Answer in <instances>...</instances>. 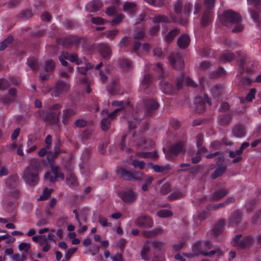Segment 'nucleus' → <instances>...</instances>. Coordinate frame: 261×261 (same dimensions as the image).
Wrapping results in <instances>:
<instances>
[{
	"label": "nucleus",
	"mask_w": 261,
	"mask_h": 261,
	"mask_svg": "<svg viewBox=\"0 0 261 261\" xmlns=\"http://www.w3.org/2000/svg\"><path fill=\"white\" fill-rule=\"evenodd\" d=\"M219 19L222 24L230 28L233 33H238L243 29L240 15L232 11H225Z\"/></svg>",
	"instance_id": "1"
},
{
	"label": "nucleus",
	"mask_w": 261,
	"mask_h": 261,
	"mask_svg": "<svg viewBox=\"0 0 261 261\" xmlns=\"http://www.w3.org/2000/svg\"><path fill=\"white\" fill-rule=\"evenodd\" d=\"M66 60L74 63L79 66L83 65L84 66L78 67L79 72L83 74L86 73L88 69L92 68L90 64L87 62L85 58L80 59L75 53L71 54L66 52H62L59 57V60L64 66H66L68 65V62Z\"/></svg>",
	"instance_id": "2"
},
{
	"label": "nucleus",
	"mask_w": 261,
	"mask_h": 261,
	"mask_svg": "<svg viewBox=\"0 0 261 261\" xmlns=\"http://www.w3.org/2000/svg\"><path fill=\"white\" fill-rule=\"evenodd\" d=\"M118 196L125 203L132 204L135 202L138 197V194L131 189H126L120 191Z\"/></svg>",
	"instance_id": "3"
},
{
	"label": "nucleus",
	"mask_w": 261,
	"mask_h": 261,
	"mask_svg": "<svg viewBox=\"0 0 261 261\" xmlns=\"http://www.w3.org/2000/svg\"><path fill=\"white\" fill-rule=\"evenodd\" d=\"M215 0H205L204 4L206 9L201 20V25L207 26L212 21V16L210 10L214 6Z\"/></svg>",
	"instance_id": "4"
},
{
	"label": "nucleus",
	"mask_w": 261,
	"mask_h": 261,
	"mask_svg": "<svg viewBox=\"0 0 261 261\" xmlns=\"http://www.w3.org/2000/svg\"><path fill=\"white\" fill-rule=\"evenodd\" d=\"M116 172L120 177L126 179H142V174L141 172H131L126 170L122 168H119L117 169Z\"/></svg>",
	"instance_id": "5"
},
{
	"label": "nucleus",
	"mask_w": 261,
	"mask_h": 261,
	"mask_svg": "<svg viewBox=\"0 0 261 261\" xmlns=\"http://www.w3.org/2000/svg\"><path fill=\"white\" fill-rule=\"evenodd\" d=\"M243 217L242 212L237 209L232 212L228 218L227 219V222L228 226H236L240 224L242 221Z\"/></svg>",
	"instance_id": "6"
},
{
	"label": "nucleus",
	"mask_w": 261,
	"mask_h": 261,
	"mask_svg": "<svg viewBox=\"0 0 261 261\" xmlns=\"http://www.w3.org/2000/svg\"><path fill=\"white\" fill-rule=\"evenodd\" d=\"M57 178L63 179L64 178V175L61 172L58 166L51 165V171L45 174L44 179L53 180Z\"/></svg>",
	"instance_id": "7"
},
{
	"label": "nucleus",
	"mask_w": 261,
	"mask_h": 261,
	"mask_svg": "<svg viewBox=\"0 0 261 261\" xmlns=\"http://www.w3.org/2000/svg\"><path fill=\"white\" fill-rule=\"evenodd\" d=\"M225 221L223 218L219 220L210 230L211 234L216 238L222 234L224 229Z\"/></svg>",
	"instance_id": "8"
},
{
	"label": "nucleus",
	"mask_w": 261,
	"mask_h": 261,
	"mask_svg": "<svg viewBox=\"0 0 261 261\" xmlns=\"http://www.w3.org/2000/svg\"><path fill=\"white\" fill-rule=\"evenodd\" d=\"M136 224L140 227L149 228L152 226L153 221L149 216L142 215L137 218Z\"/></svg>",
	"instance_id": "9"
},
{
	"label": "nucleus",
	"mask_w": 261,
	"mask_h": 261,
	"mask_svg": "<svg viewBox=\"0 0 261 261\" xmlns=\"http://www.w3.org/2000/svg\"><path fill=\"white\" fill-rule=\"evenodd\" d=\"M121 110V108L117 109L112 113H109L108 110L103 111L102 112V113L105 112L108 117V118H103L101 121V126L103 130H107L110 127V121L109 120V119H113L116 114Z\"/></svg>",
	"instance_id": "10"
},
{
	"label": "nucleus",
	"mask_w": 261,
	"mask_h": 261,
	"mask_svg": "<svg viewBox=\"0 0 261 261\" xmlns=\"http://www.w3.org/2000/svg\"><path fill=\"white\" fill-rule=\"evenodd\" d=\"M168 59L169 62L174 68H181L183 67L184 65V61L178 54L171 55Z\"/></svg>",
	"instance_id": "11"
},
{
	"label": "nucleus",
	"mask_w": 261,
	"mask_h": 261,
	"mask_svg": "<svg viewBox=\"0 0 261 261\" xmlns=\"http://www.w3.org/2000/svg\"><path fill=\"white\" fill-rule=\"evenodd\" d=\"M228 194V191L225 189L222 188L212 193L209 196L210 201H218Z\"/></svg>",
	"instance_id": "12"
},
{
	"label": "nucleus",
	"mask_w": 261,
	"mask_h": 261,
	"mask_svg": "<svg viewBox=\"0 0 261 261\" xmlns=\"http://www.w3.org/2000/svg\"><path fill=\"white\" fill-rule=\"evenodd\" d=\"M168 21V18H167L165 16L160 15L156 17H155L153 18V22L155 23L154 25L149 30V33L151 35L155 34L157 31L159 30L160 25L158 23L160 22H167Z\"/></svg>",
	"instance_id": "13"
},
{
	"label": "nucleus",
	"mask_w": 261,
	"mask_h": 261,
	"mask_svg": "<svg viewBox=\"0 0 261 261\" xmlns=\"http://www.w3.org/2000/svg\"><path fill=\"white\" fill-rule=\"evenodd\" d=\"M69 88V84L65 82H60L58 83L54 88L56 93L54 94L55 96H58L61 93L67 90Z\"/></svg>",
	"instance_id": "14"
},
{
	"label": "nucleus",
	"mask_w": 261,
	"mask_h": 261,
	"mask_svg": "<svg viewBox=\"0 0 261 261\" xmlns=\"http://www.w3.org/2000/svg\"><path fill=\"white\" fill-rule=\"evenodd\" d=\"M254 243V238L251 236H247L241 240L238 244V247L242 249L250 247Z\"/></svg>",
	"instance_id": "15"
},
{
	"label": "nucleus",
	"mask_w": 261,
	"mask_h": 261,
	"mask_svg": "<svg viewBox=\"0 0 261 261\" xmlns=\"http://www.w3.org/2000/svg\"><path fill=\"white\" fill-rule=\"evenodd\" d=\"M164 232V230L156 228L151 230H144L142 231V234L144 237L147 238H155L158 235L163 233Z\"/></svg>",
	"instance_id": "16"
},
{
	"label": "nucleus",
	"mask_w": 261,
	"mask_h": 261,
	"mask_svg": "<svg viewBox=\"0 0 261 261\" xmlns=\"http://www.w3.org/2000/svg\"><path fill=\"white\" fill-rule=\"evenodd\" d=\"M102 7L101 3L97 0L93 1L88 3L86 6V9L89 12H96Z\"/></svg>",
	"instance_id": "17"
},
{
	"label": "nucleus",
	"mask_w": 261,
	"mask_h": 261,
	"mask_svg": "<svg viewBox=\"0 0 261 261\" xmlns=\"http://www.w3.org/2000/svg\"><path fill=\"white\" fill-rule=\"evenodd\" d=\"M75 114V111L71 108L64 109L63 111L62 122L66 125L69 123V119Z\"/></svg>",
	"instance_id": "18"
},
{
	"label": "nucleus",
	"mask_w": 261,
	"mask_h": 261,
	"mask_svg": "<svg viewBox=\"0 0 261 261\" xmlns=\"http://www.w3.org/2000/svg\"><path fill=\"white\" fill-rule=\"evenodd\" d=\"M231 142L228 141L226 139H223L222 142L219 141H214L211 142L210 147L212 150H217L220 149L223 145H231Z\"/></svg>",
	"instance_id": "19"
},
{
	"label": "nucleus",
	"mask_w": 261,
	"mask_h": 261,
	"mask_svg": "<svg viewBox=\"0 0 261 261\" xmlns=\"http://www.w3.org/2000/svg\"><path fill=\"white\" fill-rule=\"evenodd\" d=\"M99 51L102 58L108 59L111 57V50L108 45L106 44H100Z\"/></svg>",
	"instance_id": "20"
},
{
	"label": "nucleus",
	"mask_w": 261,
	"mask_h": 261,
	"mask_svg": "<svg viewBox=\"0 0 261 261\" xmlns=\"http://www.w3.org/2000/svg\"><path fill=\"white\" fill-rule=\"evenodd\" d=\"M149 166L155 172L158 173H165L170 170L171 168V166L169 164L165 165L160 166L159 165H152L149 164Z\"/></svg>",
	"instance_id": "21"
},
{
	"label": "nucleus",
	"mask_w": 261,
	"mask_h": 261,
	"mask_svg": "<svg viewBox=\"0 0 261 261\" xmlns=\"http://www.w3.org/2000/svg\"><path fill=\"white\" fill-rule=\"evenodd\" d=\"M246 133L245 127L242 124H237L232 130V134L238 138H241L245 136Z\"/></svg>",
	"instance_id": "22"
},
{
	"label": "nucleus",
	"mask_w": 261,
	"mask_h": 261,
	"mask_svg": "<svg viewBox=\"0 0 261 261\" xmlns=\"http://www.w3.org/2000/svg\"><path fill=\"white\" fill-rule=\"evenodd\" d=\"M160 87L163 92L169 94L173 92L172 86L168 82L163 80L160 82Z\"/></svg>",
	"instance_id": "23"
},
{
	"label": "nucleus",
	"mask_w": 261,
	"mask_h": 261,
	"mask_svg": "<svg viewBox=\"0 0 261 261\" xmlns=\"http://www.w3.org/2000/svg\"><path fill=\"white\" fill-rule=\"evenodd\" d=\"M190 38L187 35L184 34L181 36L177 40V44L181 48H185L188 46L190 43Z\"/></svg>",
	"instance_id": "24"
},
{
	"label": "nucleus",
	"mask_w": 261,
	"mask_h": 261,
	"mask_svg": "<svg viewBox=\"0 0 261 261\" xmlns=\"http://www.w3.org/2000/svg\"><path fill=\"white\" fill-rule=\"evenodd\" d=\"M136 10V4L133 3L126 2L123 6L124 11L129 14L135 13Z\"/></svg>",
	"instance_id": "25"
},
{
	"label": "nucleus",
	"mask_w": 261,
	"mask_h": 261,
	"mask_svg": "<svg viewBox=\"0 0 261 261\" xmlns=\"http://www.w3.org/2000/svg\"><path fill=\"white\" fill-rule=\"evenodd\" d=\"M16 91L15 89L11 88L8 91V97L4 98V102L6 103H10L14 101L16 98Z\"/></svg>",
	"instance_id": "26"
},
{
	"label": "nucleus",
	"mask_w": 261,
	"mask_h": 261,
	"mask_svg": "<svg viewBox=\"0 0 261 261\" xmlns=\"http://www.w3.org/2000/svg\"><path fill=\"white\" fill-rule=\"evenodd\" d=\"M202 248L203 247L201 242H197L192 246V249L194 253L197 256L199 254H202V252H204L202 250Z\"/></svg>",
	"instance_id": "27"
},
{
	"label": "nucleus",
	"mask_w": 261,
	"mask_h": 261,
	"mask_svg": "<svg viewBox=\"0 0 261 261\" xmlns=\"http://www.w3.org/2000/svg\"><path fill=\"white\" fill-rule=\"evenodd\" d=\"M150 250V247L147 245H145L142 249L141 255L142 258L145 260H149L150 259V256L149 255V252Z\"/></svg>",
	"instance_id": "28"
},
{
	"label": "nucleus",
	"mask_w": 261,
	"mask_h": 261,
	"mask_svg": "<svg viewBox=\"0 0 261 261\" xmlns=\"http://www.w3.org/2000/svg\"><path fill=\"white\" fill-rule=\"evenodd\" d=\"M53 192V189H48L47 188H45L43 191L42 195H41L38 198V201H44L48 199V197L51 195L52 192Z\"/></svg>",
	"instance_id": "29"
},
{
	"label": "nucleus",
	"mask_w": 261,
	"mask_h": 261,
	"mask_svg": "<svg viewBox=\"0 0 261 261\" xmlns=\"http://www.w3.org/2000/svg\"><path fill=\"white\" fill-rule=\"evenodd\" d=\"M184 194L178 190H175L168 196V199L172 201L183 197Z\"/></svg>",
	"instance_id": "30"
},
{
	"label": "nucleus",
	"mask_w": 261,
	"mask_h": 261,
	"mask_svg": "<svg viewBox=\"0 0 261 261\" xmlns=\"http://www.w3.org/2000/svg\"><path fill=\"white\" fill-rule=\"evenodd\" d=\"M119 33V30L117 29H114L112 30H109L106 31L103 33V34L106 36V37L112 40L114 39V38Z\"/></svg>",
	"instance_id": "31"
},
{
	"label": "nucleus",
	"mask_w": 261,
	"mask_h": 261,
	"mask_svg": "<svg viewBox=\"0 0 261 261\" xmlns=\"http://www.w3.org/2000/svg\"><path fill=\"white\" fill-rule=\"evenodd\" d=\"M184 144L182 142L178 143L173 145L171 149V152L175 155H177L183 149Z\"/></svg>",
	"instance_id": "32"
},
{
	"label": "nucleus",
	"mask_w": 261,
	"mask_h": 261,
	"mask_svg": "<svg viewBox=\"0 0 261 261\" xmlns=\"http://www.w3.org/2000/svg\"><path fill=\"white\" fill-rule=\"evenodd\" d=\"M216 253H217L218 255H219V256H222L223 255V253L222 250L220 248H218L216 249H215V250H211V251H208V252H205V251L202 252V255L204 256H207L214 255Z\"/></svg>",
	"instance_id": "33"
},
{
	"label": "nucleus",
	"mask_w": 261,
	"mask_h": 261,
	"mask_svg": "<svg viewBox=\"0 0 261 261\" xmlns=\"http://www.w3.org/2000/svg\"><path fill=\"white\" fill-rule=\"evenodd\" d=\"M158 216L161 218H168L172 216L173 213L171 211L168 210H161L158 212Z\"/></svg>",
	"instance_id": "34"
},
{
	"label": "nucleus",
	"mask_w": 261,
	"mask_h": 261,
	"mask_svg": "<svg viewBox=\"0 0 261 261\" xmlns=\"http://www.w3.org/2000/svg\"><path fill=\"white\" fill-rule=\"evenodd\" d=\"M77 249V247L69 248L64 255L65 260L69 261L72 255L76 251Z\"/></svg>",
	"instance_id": "35"
},
{
	"label": "nucleus",
	"mask_w": 261,
	"mask_h": 261,
	"mask_svg": "<svg viewBox=\"0 0 261 261\" xmlns=\"http://www.w3.org/2000/svg\"><path fill=\"white\" fill-rule=\"evenodd\" d=\"M171 190V186L169 182H166L161 187L160 192L162 195H166Z\"/></svg>",
	"instance_id": "36"
},
{
	"label": "nucleus",
	"mask_w": 261,
	"mask_h": 261,
	"mask_svg": "<svg viewBox=\"0 0 261 261\" xmlns=\"http://www.w3.org/2000/svg\"><path fill=\"white\" fill-rule=\"evenodd\" d=\"M229 156L231 158H234L232 160L233 163H237L242 160L240 153H238V150L236 151H229Z\"/></svg>",
	"instance_id": "37"
},
{
	"label": "nucleus",
	"mask_w": 261,
	"mask_h": 261,
	"mask_svg": "<svg viewBox=\"0 0 261 261\" xmlns=\"http://www.w3.org/2000/svg\"><path fill=\"white\" fill-rule=\"evenodd\" d=\"M226 168L225 167H220L219 168H217L214 173L212 174V177L213 179H215L218 178L220 176H221L225 171Z\"/></svg>",
	"instance_id": "38"
},
{
	"label": "nucleus",
	"mask_w": 261,
	"mask_h": 261,
	"mask_svg": "<svg viewBox=\"0 0 261 261\" xmlns=\"http://www.w3.org/2000/svg\"><path fill=\"white\" fill-rule=\"evenodd\" d=\"M27 63L33 70H36L37 69V60L36 59L30 57L28 58Z\"/></svg>",
	"instance_id": "39"
},
{
	"label": "nucleus",
	"mask_w": 261,
	"mask_h": 261,
	"mask_svg": "<svg viewBox=\"0 0 261 261\" xmlns=\"http://www.w3.org/2000/svg\"><path fill=\"white\" fill-rule=\"evenodd\" d=\"M66 183L70 188L74 190L79 189L80 187L78 180H66Z\"/></svg>",
	"instance_id": "40"
},
{
	"label": "nucleus",
	"mask_w": 261,
	"mask_h": 261,
	"mask_svg": "<svg viewBox=\"0 0 261 261\" xmlns=\"http://www.w3.org/2000/svg\"><path fill=\"white\" fill-rule=\"evenodd\" d=\"M233 58L234 55L231 53H224L221 56V60L223 62H229L233 60Z\"/></svg>",
	"instance_id": "41"
},
{
	"label": "nucleus",
	"mask_w": 261,
	"mask_h": 261,
	"mask_svg": "<svg viewBox=\"0 0 261 261\" xmlns=\"http://www.w3.org/2000/svg\"><path fill=\"white\" fill-rule=\"evenodd\" d=\"M91 22L96 25H102L107 22V20L100 17H95L91 18Z\"/></svg>",
	"instance_id": "42"
},
{
	"label": "nucleus",
	"mask_w": 261,
	"mask_h": 261,
	"mask_svg": "<svg viewBox=\"0 0 261 261\" xmlns=\"http://www.w3.org/2000/svg\"><path fill=\"white\" fill-rule=\"evenodd\" d=\"M248 10L250 12L251 17L252 18L253 21L254 22L258 24L259 22V18L260 17L259 13L256 11L251 10L250 8H248Z\"/></svg>",
	"instance_id": "43"
},
{
	"label": "nucleus",
	"mask_w": 261,
	"mask_h": 261,
	"mask_svg": "<svg viewBox=\"0 0 261 261\" xmlns=\"http://www.w3.org/2000/svg\"><path fill=\"white\" fill-rule=\"evenodd\" d=\"M178 31L177 30H173L170 31L168 35H167L165 40L167 42L169 43L177 35Z\"/></svg>",
	"instance_id": "44"
},
{
	"label": "nucleus",
	"mask_w": 261,
	"mask_h": 261,
	"mask_svg": "<svg viewBox=\"0 0 261 261\" xmlns=\"http://www.w3.org/2000/svg\"><path fill=\"white\" fill-rule=\"evenodd\" d=\"M224 204L223 202L217 203V204H212L207 206L206 208L209 211H215L219 208L224 207Z\"/></svg>",
	"instance_id": "45"
},
{
	"label": "nucleus",
	"mask_w": 261,
	"mask_h": 261,
	"mask_svg": "<svg viewBox=\"0 0 261 261\" xmlns=\"http://www.w3.org/2000/svg\"><path fill=\"white\" fill-rule=\"evenodd\" d=\"M75 40L74 39L65 38L63 42V45L66 48H70L73 46L75 43Z\"/></svg>",
	"instance_id": "46"
},
{
	"label": "nucleus",
	"mask_w": 261,
	"mask_h": 261,
	"mask_svg": "<svg viewBox=\"0 0 261 261\" xmlns=\"http://www.w3.org/2000/svg\"><path fill=\"white\" fill-rule=\"evenodd\" d=\"M256 202L255 199H252L246 204L245 208L247 212H251L253 211Z\"/></svg>",
	"instance_id": "47"
},
{
	"label": "nucleus",
	"mask_w": 261,
	"mask_h": 261,
	"mask_svg": "<svg viewBox=\"0 0 261 261\" xmlns=\"http://www.w3.org/2000/svg\"><path fill=\"white\" fill-rule=\"evenodd\" d=\"M148 4L154 7H162L164 2L162 0H145Z\"/></svg>",
	"instance_id": "48"
},
{
	"label": "nucleus",
	"mask_w": 261,
	"mask_h": 261,
	"mask_svg": "<svg viewBox=\"0 0 261 261\" xmlns=\"http://www.w3.org/2000/svg\"><path fill=\"white\" fill-rule=\"evenodd\" d=\"M13 40V38L11 36H9L7 39L3 41L0 45V50H4L7 46L8 43H11Z\"/></svg>",
	"instance_id": "49"
},
{
	"label": "nucleus",
	"mask_w": 261,
	"mask_h": 261,
	"mask_svg": "<svg viewBox=\"0 0 261 261\" xmlns=\"http://www.w3.org/2000/svg\"><path fill=\"white\" fill-rule=\"evenodd\" d=\"M55 66V62L52 60H48L45 62V70L47 71L52 70Z\"/></svg>",
	"instance_id": "50"
},
{
	"label": "nucleus",
	"mask_w": 261,
	"mask_h": 261,
	"mask_svg": "<svg viewBox=\"0 0 261 261\" xmlns=\"http://www.w3.org/2000/svg\"><path fill=\"white\" fill-rule=\"evenodd\" d=\"M199 98L196 99V110L198 112H201L204 109V102L199 100Z\"/></svg>",
	"instance_id": "51"
},
{
	"label": "nucleus",
	"mask_w": 261,
	"mask_h": 261,
	"mask_svg": "<svg viewBox=\"0 0 261 261\" xmlns=\"http://www.w3.org/2000/svg\"><path fill=\"white\" fill-rule=\"evenodd\" d=\"M181 0H177L174 5V10L177 14L180 13L182 10Z\"/></svg>",
	"instance_id": "52"
},
{
	"label": "nucleus",
	"mask_w": 261,
	"mask_h": 261,
	"mask_svg": "<svg viewBox=\"0 0 261 261\" xmlns=\"http://www.w3.org/2000/svg\"><path fill=\"white\" fill-rule=\"evenodd\" d=\"M140 155L141 157H143V158H151V159L157 158L158 157V153L155 151L154 152L142 153H141Z\"/></svg>",
	"instance_id": "53"
},
{
	"label": "nucleus",
	"mask_w": 261,
	"mask_h": 261,
	"mask_svg": "<svg viewBox=\"0 0 261 261\" xmlns=\"http://www.w3.org/2000/svg\"><path fill=\"white\" fill-rule=\"evenodd\" d=\"M146 105L148 108H149L151 110L156 109L159 107L158 103L156 101L152 100H148L146 103Z\"/></svg>",
	"instance_id": "54"
},
{
	"label": "nucleus",
	"mask_w": 261,
	"mask_h": 261,
	"mask_svg": "<svg viewBox=\"0 0 261 261\" xmlns=\"http://www.w3.org/2000/svg\"><path fill=\"white\" fill-rule=\"evenodd\" d=\"M151 81V76L149 74L145 75L141 80V85L146 86Z\"/></svg>",
	"instance_id": "55"
},
{
	"label": "nucleus",
	"mask_w": 261,
	"mask_h": 261,
	"mask_svg": "<svg viewBox=\"0 0 261 261\" xmlns=\"http://www.w3.org/2000/svg\"><path fill=\"white\" fill-rule=\"evenodd\" d=\"M131 62L127 60H123L120 62L119 66L125 69H128L131 66Z\"/></svg>",
	"instance_id": "56"
},
{
	"label": "nucleus",
	"mask_w": 261,
	"mask_h": 261,
	"mask_svg": "<svg viewBox=\"0 0 261 261\" xmlns=\"http://www.w3.org/2000/svg\"><path fill=\"white\" fill-rule=\"evenodd\" d=\"M31 248V245L29 243L23 242L19 245L18 248L20 251L24 250L27 252Z\"/></svg>",
	"instance_id": "57"
},
{
	"label": "nucleus",
	"mask_w": 261,
	"mask_h": 261,
	"mask_svg": "<svg viewBox=\"0 0 261 261\" xmlns=\"http://www.w3.org/2000/svg\"><path fill=\"white\" fill-rule=\"evenodd\" d=\"M132 165L135 168H138L140 169H143L145 166V163L143 161H139L137 160H134L132 162Z\"/></svg>",
	"instance_id": "58"
},
{
	"label": "nucleus",
	"mask_w": 261,
	"mask_h": 261,
	"mask_svg": "<svg viewBox=\"0 0 261 261\" xmlns=\"http://www.w3.org/2000/svg\"><path fill=\"white\" fill-rule=\"evenodd\" d=\"M221 88L218 85L214 86L211 90V93L213 96H217L220 93Z\"/></svg>",
	"instance_id": "59"
},
{
	"label": "nucleus",
	"mask_w": 261,
	"mask_h": 261,
	"mask_svg": "<svg viewBox=\"0 0 261 261\" xmlns=\"http://www.w3.org/2000/svg\"><path fill=\"white\" fill-rule=\"evenodd\" d=\"M255 90L254 89H251L249 93L246 96V99L247 101H251L255 97Z\"/></svg>",
	"instance_id": "60"
},
{
	"label": "nucleus",
	"mask_w": 261,
	"mask_h": 261,
	"mask_svg": "<svg viewBox=\"0 0 261 261\" xmlns=\"http://www.w3.org/2000/svg\"><path fill=\"white\" fill-rule=\"evenodd\" d=\"M117 9L115 7H111L108 8L106 10V13L107 15L112 16L116 13Z\"/></svg>",
	"instance_id": "61"
},
{
	"label": "nucleus",
	"mask_w": 261,
	"mask_h": 261,
	"mask_svg": "<svg viewBox=\"0 0 261 261\" xmlns=\"http://www.w3.org/2000/svg\"><path fill=\"white\" fill-rule=\"evenodd\" d=\"M98 221L99 223L104 227L110 226L111 223L108 222L107 219L105 217L99 216L98 217Z\"/></svg>",
	"instance_id": "62"
},
{
	"label": "nucleus",
	"mask_w": 261,
	"mask_h": 261,
	"mask_svg": "<svg viewBox=\"0 0 261 261\" xmlns=\"http://www.w3.org/2000/svg\"><path fill=\"white\" fill-rule=\"evenodd\" d=\"M6 186L10 189H14L17 185L16 180H6Z\"/></svg>",
	"instance_id": "63"
},
{
	"label": "nucleus",
	"mask_w": 261,
	"mask_h": 261,
	"mask_svg": "<svg viewBox=\"0 0 261 261\" xmlns=\"http://www.w3.org/2000/svg\"><path fill=\"white\" fill-rule=\"evenodd\" d=\"M99 247L97 245H94L91 247L89 251L92 255L97 254L99 252Z\"/></svg>",
	"instance_id": "64"
}]
</instances>
